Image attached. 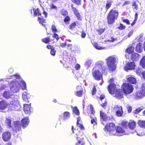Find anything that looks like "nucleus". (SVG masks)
<instances>
[{
	"label": "nucleus",
	"mask_w": 145,
	"mask_h": 145,
	"mask_svg": "<svg viewBox=\"0 0 145 145\" xmlns=\"http://www.w3.org/2000/svg\"><path fill=\"white\" fill-rule=\"evenodd\" d=\"M75 15L76 16V17L78 18V20H80L81 19V16L80 15V14L79 13L78 14H77Z\"/></svg>",
	"instance_id": "62"
},
{
	"label": "nucleus",
	"mask_w": 145,
	"mask_h": 145,
	"mask_svg": "<svg viewBox=\"0 0 145 145\" xmlns=\"http://www.w3.org/2000/svg\"><path fill=\"white\" fill-rule=\"evenodd\" d=\"M19 101L16 99H12L8 103V109L12 111H18L21 108Z\"/></svg>",
	"instance_id": "4"
},
{
	"label": "nucleus",
	"mask_w": 145,
	"mask_h": 145,
	"mask_svg": "<svg viewBox=\"0 0 145 145\" xmlns=\"http://www.w3.org/2000/svg\"><path fill=\"white\" fill-rule=\"evenodd\" d=\"M104 30L103 29H101L99 30L98 34L99 35H101L102 33L104 32Z\"/></svg>",
	"instance_id": "59"
},
{
	"label": "nucleus",
	"mask_w": 145,
	"mask_h": 145,
	"mask_svg": "<svg viewBox=\"0 0 145 145\" xmlns=\"http://www.w3.org/2000/svg\"><path fill=\"white\" fill-rule=\"evenodd\" d=\"M112 5V2L110 1H107L105 6V8L106 11L110 8Z\"/></svg>",
	"instance_id": "35"
},
{
	"label": "nucleus",
	"mask_w": 145,
	"mask_h": 145,
	"mask_svg": "<svg viewBox=\"0 0 145 145\" xmlns=\"http://www.w3.org/2000/svg\"><path fill=\"white\" fill-rule=\"evenodd\" d=\"M61 14L63 16H66L68 14V13L66 10H63L61 12Z\"/></svg>",
	"instance_id": "49"
},
{
	"label": "nucleus",
	"mask_w": 145,
	"mask_h": 145,
	"mask_svg": "<svg viewBox=\"0 0 145 145\" xmlns=\"http://www.w3.org/2000/svg\"><path fill=\"white\" fill-rule=\"evenodd\" d=\"M130 3V2L129 1H126L123 5V6H124L125 5H129Z\"/></svg>",
	"instance_id": "63"
},
{
	"label": "nucleus",
	"mask_w": 145,
	"mask_h": 145,
	"mask_svg": "<svg viewBox=\"0 0 145 145\" xmlns=\"http://www.w3.org/2000/svg\"><path fill=\"white\" fill-rule=\"evenodd\" d=\"M77 125L79 127L80 129L83 130L84 129V127L83 125L78 122V119L77 120Z\"/></svg>",
	"instance_id": "41"
},
{
	"label": "nucleus",
	"mask_w": 145,
	"mask_h": 145,
	"mask_svg": "<svg viewBox=\"0 0 145 145\" xmlns=\"http://www.w3.org/2000/svg\"><path fill=\"white\" fill-rule=\"evenodd\" d=\"M40 16V17H39L38 18V21H39V23H41L43 22H44V21H45V20H44L43 17H41V16Z\"/></svg>",
	"instance_id": "44"
},
{
	"label": "nucleus",
	"mask_w": 145,
	"mask_h": 145,
	"mask_svg": "<svg viewBox=\"0 0 145 145\" xmlns=\"http://www.w3.org/2000/svg\"><path fill=\"white\" fill-rule=\"evenodd\" d=\"M11 120L10 119L7 118L5 121L6 124L9 126V128L12 127V125H11Z\"/></svg>",
	"instance_id": "38"
},
{
	"label": "nucleus",
	"mask_w": 145,
	"mask_h": 145,
	"mask_svg": "<svg viewBox=\"0 0 145 145\" xmlns=\"http://www.w3.org/2000/svg\"><path fill=\"white\" fill-rule=\"evenodd\" d=\"M8 71L10 73H12L13 72L14 70L13 68L10 67Z\"/></svg>",
	"instance_id": "60"
},
{
	"label": "nucleus",
	"mask_w": 145,
	"mask_h": 145,
	"mask_svg": "<svg viewBox=\"0 0 145 145\" xmlns=\"http://www.w3.org/2000/svg\"><path fill=\"white\" fill-rule=\"evenodd\" d=\"M8 104L7 102L4 101H0V109L1 110H5L8 106Z\"/></svg>",
	"instance_id": "23"
},
{
	"label": "nucleus",
	"mask_w": 145,
	"mask_h": 145,
	"mask_svg": "<svg viewBox=\"0 0 145 145\" xmlns=\"http://www.w3.org/2000/svg\"><path fill=\"white\" fill-rule=\"evenodd\" d=\"M73 112L76 115H79V112L78 109L76 107H74L72 110Z\"/></svg>",
	"instance_id": "39"
},
{
	"label": "nucleus",
	"mask_w": 145,
	"mask_h": 145,
	"mask_svg": "<svg viewBox=\"0 0 145 145\" xmlns=\"http://www.w3.org/2000/svg\"><path fill=\"white\" fill-rule=\"evenodd\" d=\"M138 124L141 127H145V121L139 120Z\"/></svg>",
	"instance_id": "34"
},
{
	"label": "nucleus",
	"mask_w": 145,
	"mask_h": 145,
	"mask_svg": "<svg viewBox=\"0 0 145 145\" xmlns=\"http://www.w3.org/2000/svg\"><path fill=\"white\" fill-rule=\"evenodd\" d=\"M116 131L115 135L118 136H121L125 134V127L123 126L118 127Z\"/></svg>",
	"instance_id": "11"
},
{
	"label": "nucleus",
	"mask_w": 145,
	"mask_h": 145,
	"mask_svg": "<svg viewBox=\"0 0 145 145\" xmlns=\"http://www.w3.org/2000/svg\"><path fill=\"white\" fill-rule=\"evenodd\" d=\"M145 84H143L139 91H137L135 94V98L137 99L142 98L145 95Z\"/></svg>",
	"instance_id": "8"
},
{
	"label": "nucleus",
	"mask_w": 145,
	"mask_h": 145,
	"mask_svg": "<svg viewBox=\"0 0 145 145\" xmlns=\"http://www.w3.org/2000/svg\"><path fill=\"white\" fill-rule=\"evenodd\" d=\"M80 65L78 64H77L75 66V68L76 70H79L80 69Z\"/></svg>",
	"instance_id": "64"
},
{
	"label": "nucleus",
	"mask_w": 145,
	"mask_h": 145,
	"mask_svg": "<svg viewBox=\"0 0 145 145\" xmlns=\"http://www.w3.org/2000/svg\"><path fill=\"white\" fill-rule=\"evenodd\" d=\"M24 110L26 114L29 115L32 112V108L30 105L25 104L24 105Z\"/></svg>",
	"instance_id": "14"
},
{
	"label": "nucleus",
	"mask_w": 145,
	"mask_h": 145,
	"mask_svg": "<svg viewBox=\"0 0 145 145\" xmlns=\"http://www.w3.org/2000/svg\"><path fill=\"white\" fill-rule=\"evenodd\" d=\"M51 29L53 33L57 32V30L56 29V27L54 25H52Z\"/></svg>",
	"instance_id": "42"
},
{
	"label": "nucleus",
	"mask_w": 145,
	"mask_h": 145,
	"mask_svg": "<svg viewBox=\"0 0 145 145\" xmlns=\"http://www.w3.org/2000/svg\"><path fill=\"white\" fill-rule=\"evenodd\" d=\"M90 110L91 112V114L90 116V118H93L91 120V123L92 124H93L94 125L96 124V123L94 119L93 118V116H94L95 113V111L94 110V109L92 106L91 105L90 106Z\"/></svg>",
	"instance_id": "20"
},
{
	"label": "nucleus",
	"mask_w": 145,
	"mask_h": 145,
	"mask_svg": "<svg viewBox=\"0 0 145 145\" xmlns=\"http://www.w3.org/2000/svg\"><path fill=\"white\" fill-rule=\"evenodd\" d=\"M140 58V56L138 54L134 53L131 56V58L133 61H137Z\"/></svg>",
	"instance_id": "19"
},
{
	"label": "nucleus",
	"mask_w": 145,
	"mask_h": 145,
	"mask_svg": "<svg viewBox=\"0 0 145 145\" xmlns=\"http://www.w3.org/2000/svg\"><path fill=\"white\" fill-rule=\"evenodd\" d=\"M132 6H133L134 8L136 9H138V6L136 4V3L135 2H134L132 5Z\"/></svg>",
	"instance_id": "52"
},
{
	"label": "nucleus",
	"mask_w": 145,
	"mask_h": 145,
	"mask_svg": "<svg viewBox=\"0 0 145 145\" xmlns=\"http://www.w3.org/2000/svg\"><path fill=\"white\" fill-rule=\"evenodd\" d=\"M10 78H15L18 80V81L16 80L11 81L10 84V89L12 92L17 93L20 89V84H22V89L24 90L26 88V85L25 82L24 81L21 77L18 75L16 74L11 76Z\"/></svg>",
	"instance_id": "1"
},
{
	"label": "nucleus",
	"mask_w": 145,
	"mask_h": 145,
	"mask_svg": "<svg viewBox=\"0 0 145 145\" xmlns=\"http://www.w3.org/2000/svg\"><path fill=\"white\" fill-rule=\"evenodd\" d=\"M105 65L104 63L101 61H98L96 64L92 72L93 75L96 80H103L102 74L99 70L101 71L104 75L107 74V69L106 66Z\"/></svg>",
	"instance_id": "2"
},
{
	"label": "nucleus",
	"mask_w": 145,
	"mask_h": 145,
	"mask_svg": "<svg viewBox=\"0 0 145 145\" xmlns=\"http://www.w3.org/2000/svg\"><path fill=\"white\" fill-rule=\"evenodd\" d=\"M71 6L72 10V11L74 12V13L75 15L79 13L78 10L76 9V8L73 7V5H71Z\"/></svg>",
	"instance_id": "40"
},
{
	"label": "nucleus",
	"mask_w": 145,
	"mask_h": 145,
	"mask_svg": "<svg viewBox=\"0 0 145 145\" xmlns=\"http://www.w3.org/2000/svg\"><path fill=\"white\" fill-rule=\"evenodd\" d=\"M125 28L126 27L125 25H124L122 24H121V23L120 24V27H118V28L119 29L121 30H122L125 29Z\"/></svg>",
	"instance_id": "47"
},
{
	"label": "nucleus",
	"mask_w": 145,
	"mask_h": 145,
	"mask_svg": "<svg viewBox=\"0 0 145 145\" xmlns=\"http://www.w3.org/2000/svg\"><path fill=\"white\" fill-rule=\"evenodd\" d=\"M143 72L142 69L140 68H138L137 69L136 73L138 75L140 76L142 74V72Z\"/></svg>",
	"instance_id": "36"
},
{
	"label": "nucleus",
	"mask_w": 145,
	"mask_h": 145,
	"mask_svg": "<svg viewBox=\"0 0 145 145\" xmlns=\"http://www.w3.org/2000/svg\"><path fill=\"white\" fill-rule=\"evenodd\" d=\"M3 79L0 80V91L1 89H5V88L7 87L8 85L3 84Z\"/></svg>",
	"instance_id": "28"
},
{
	"label": "nucleus",
	"mask_w": 145,
	"mask_h": 145,
	"mask_svg": "<svg viewBox=\"0 0 145 145\" xmlns=\"http://www.w3.org/2000/svg\"><path fill=\"white\" fill-rule=\"evenodd\" d=\"M122 89L124 94H129L133 92L134 88L132 85L127 83H125L123 84Z\"/></svg>",
	"instance_id": "6"
},
{
	"label": "nucleus",
	"mask_w": 145,
	"mask_h": 145,
	"mask_svg": "<svg viewBox=\"0 0 145 145\" xmlns=\"http://www.w3.org/2000/svg\"><path fill=\"white\" fill-rule=\"evenodd\" d=\"M107 102L105 101L104 103L101 105L103 108H105V106H106Z\"/></svg>",
	"instance_id": "58"
},
{
	"label": "nucleus",
	"mask_w": 145,
	"mask_h": 145,
	"mask_svg": "<svg viewBox=\"0 0 145 145\" xmlns=\"http://www.w3.org/2000/svg\"><path fill=\"white\" fill-rule=\"evenodd\" d=\"M113 79H111L110 80V82L111 83L108 86V90L109 92L111 94L114 93L116 89V85L114 83H112Z\"/></svg>",
	"instance_id": "12"
},
{
	"label": "nucleus",
	"mask_w": 145,
	"mask_h": 145,
	"mask_svg": "<svg viewBox=\"0 0 145 145\" xmlns=\"http://www.w3.org/2000/svg\"><path fill=\"white\" fill-rule=\"evenodd\" d=\"M56 51L53 48L51 49L50 51V54L52 56H54L55 55Z\"/></svg>",
	"instance_id": "51"
},
{
	"label": "nucleus",
	"mask_w": 145,
	"mask_h": 145,
	"mask_svg": "<svg viewBox=\"0 0 145 145\" xmlns=\"http://www.w3.org/2000/svg\"><path fill=\"white\" fill-rule=\"evenodd\" d=\"M72 1L77 5H79L80 4L81 0H71Z\"/></svg>",
	"instance_id": "43"
},
{
	"label": "nucleus",
	"mask_w": 145,
	"mask_h": 145,
	"mask_svg": "<svg viewBox=\"0 0 145 145\" xmlns=\"http://www.w3.org/2000/svg\"><path fill=\"white\" fill-rule=\"evenodd\" d=\"M29 97V94L26 92H24L22 94V99L26 103L29 102L28 99Z\"/></svg>",
	"instance_id": "22"
},
{
	"label": "nucleus",
	"mask_w": 145,
	"mask_h": 145,
	"mask_svg": "<svg viewBox=\"0 0 145 145\" xmlns=\"http://www.w3.org/2000/svg\"><path fill=\"white\" fill-rule=\"evenodd\" d=\"M70 18L68 16L66 17L64 20V21L65 22H67L70 21Z\"/></svg>",
	"instance_id": "54"
},
{
	"label": "nucleus",
	"mask_w": 145,
	"mask_h": 145,
	"mask_svg": "<svg viewBox=\"0 0 145 145\" xmlns=\"http://www.w3.org/2000/svg\"><path fill=\"white\" fill-rule=\"evenodd\" d=\"M33 11L34 12V15L35 16H41V13H40L39 12V10L38 8L35 10L33 9Z\"/></svg>",
	"instance_id": "33"
},
{
	"label": "nucleus",
	"mask_w": 145,
	"mask_h": 145,
	"mask_svg": "<svg viewBox=\"0 0 145 145\" xmlns=\"http://www.w3.org/2000/svg\"><path fill=\"white\" fill-rule=\"evenodd\" d=\"M135 65L134 62H129L124 67V69L126 71L128 70H131L134 69L135 68Z\"/></svg>",
	"instance_id": "15"
},
{
	"label": "nucleus",
	"mask_w": 145,
	"mask_h": 145,
	"mask_svg": "<svg viewBox=\"0 0 145 145\" xmlns=\"http://www.w3.org/2000/svg\"><path fill=\"white\" fill-rule=\"evenodd\" d=\"M134 48L132 46L128 47L125 50V52L128 54H130L133 52Z\"/></svg>",
	"instance_id": "31"
},
{
	"label": "nucleus",
	"mask_w": 145,
	"mask_h": 145,
	"mask_svg": "<svg viewBox=\"0 0 145 145\" xmlns=\"http://www.w3.org/2000/svg\"><path fill=\"white\" fill-rule=\"evenodd\" d=\"M12 129L14 131L16 132L20 131L21 129L22 125L20 122L18 121H14L12 123Z\"/></svg>",
	"instance_id": "9"
},
{
	"label": "nucleus",
	"mask_w": 145,
	"mask_h": 145,
	"mask_svg": "<svg viewBox=\"0 0 145 145\" xmlns=\"http://www.w3.org/2000/svg\"><path fill=\"white\" fill-rule=\"evenodd\" d=\"M100 116L103 121H106L110 119V117L107 116L106 114L101 111H100Z\"/></svg>",
	"instance_id": "24"
},
{
	"label": "nucleus",
	"mask_w": 145,
	"mask_h": 145,
	"mask_svg": "<svg viewBox=\"0 0 145 145\" xmlns=\"http://www.w3.org/2000/svg\"><path fill=\"white\" fill-rule=\"evenodd\" d=\"M29 122V120L27 117L23 119L21 121V123L23 128H25L28 125Z\"/></svg>",
	"instance_id": "21"
},
{
	"label": "nucleus",
	"mask_w": 145,
	"mask_h": 145,
	"mask_svg": "<svg viewBox=\"0 0 145 145\" xmlns=\"http://www.w3.org/2000/svg\"><path fill=\"white\" fill-rule=\"evenodd\" d=\"M113 111L116 112L117 116L121 117L123 113L122 107L119 105H115L113 107Z\"/></svg>",
	"instance_id": "10"
},
{
	"label": "nucleus",
	"mask_w": 145,
	"mask_h": 145,
	"mask_svg": "<svg viewBox=\"0 0 145 145\" xmlns=\"http://www.w3.org/2000/svg\"><path fill=\"white\" fill-rule=\"evenodd\" d=\"M92 62V60L91 59H87L85 62L84 65L87 69L91 65Z\"/></svg>",
	"instance_id": "27"
},
{
	"label": "nucleus",
	"mask_w": 145,
	"mask_h": 145,
	"mask_svg": "<svg viewBox=\"0 0 145 145\" xmlns=\"http://www.w3.org/2000/svg\"><path fill=\"white\" fill-rule=\"evenodd\" d=\"M119 15L118 12L113 9H111L108 13L107 18L108 24H112L117 19Z\"/></svg>",
	"instance_id": "3"
},
{
	"label": "nucleus",
	"mask_w": 145,
	"mask_h": 145,
	"mask_svg": "<svg viewBox=\"0 0 145 145\" xmlns=\"http://www.w3.org/2000/svg\"><path fill=\"white\" fill-rule=\"evenodd\" d=\"M75 95L78 97H81L82 95L83 91L81 90H79L75 91Z\"/></svg>",
	"instance_id": "37"
},
{
	"label": "nucleus",
	"mask_w": 145,
	"mask_h": 145,
	"mask_svg": "<svg viewBox=\"0 0 145 145\" xmlns=\"http://www.w3.org/2000/svg\"><path fill=\"white\" fill-rule=\"evenodd\" d=\"M116 129L115 124L113 123H111L107 124L104 130L105 131H107L111 134L115 135V133L113 132L115 131Z\"/></svg>",
	"instance_id": "7"
},
{
	"label": "nucleus",
	"mask_w": 145,
	"mask_h": 145,
	"mask_svg": "<svg viewBox=\"0 0 145 145\" xmlns=\"http://www.w3.org/2000/svg\"><path fill=\"white\" fill-rule=\"evenodd\" d=\"M142 108H139L137 109L135 111L136 112H135V113H138L139 112L142 110Z\"/></svg>",
	"instance_id": "56"
},
{
	"label": "nucleus",
	"mask_w": 145,
	"mask_h": 145,
	"mask_svg": "<svg viewBox=\"0 0 145 145\" xmlns=\"http://www.w3.org/2000/svg\"><path fill=\"white\" fill-rule=\"evenodd\" d=\"M127 81V82L133 84H135L137 83V80L135 78L131 75H128L126 76Z\"/></svg>",
	"instance_id": "17"
},
{
	"label": "nucleus",
	"mask_w": 145,
	"mask_h": 145,
	"mask_svg": "<svg viewBox=\"0 0 145 145\" xmlns=\"http://www.w3.org/2000/svg\"><path fill=\"white\" fill-rule=\"evenodd\" d=\"M86 36V33L84 32H82L81 34V36L82 38H84Z\"/></svg>",
	"instance_id": "61"
},
{
	"label": "nucleus",
	"mask_w": 145,
	"mask_h": 145,
	"mask_svg": "<svg viewBox=\"0 0 145 145\" xmlns=\"http://www.w3.org/2000/svg\"><path fill=\"white\" fill-rule=\"evenodd\" d=\"M96 91V89L95 88V86H94L92 91V95H95V93Z\"/></svg>",
	"instance_id": "53"
},
{
	"label": "nucleus",
	"mask_w": 145,
	"mask_h": 145,
	"mask_svg": "<svg viewBox=\"0 0 145 145\" xmlns=\"http://www.w3.org/2000/svg\"><path fill=\"white\" fill-rule=\"evenodd\" d=\"M42 41L46 43L47 44L48 43V42H50V38H44L42 39Z\"/></svg>",
	"instance_id": "45"
},
{
	"label": "nucleus",
	"mask_w": 145,
	"mask_h": 145,
	"mask_svg": "<svg viewBox=\"0 0 145 145\" xmlns=\"http://www.w3.org/2000/svg\"><path fill=\"white\" fill-rule=\"evenodd\" d=\"M133 31H131L129 32L128 34L127 35V37H130L133 34Z\"/></svg>",
	"instance_id": "57"
},
{
	"label": "nucleus",
	"mask_w": 145,
	"mask_h": 145,
	"mask_svg": "<svg viewBox=\"0 0 145 145\" xmlns=\"http://www.w3.org/2000/svg\"><path fill=\"white\" fill-rule=\"evenodd\" d=\"M136 124L134 121L129 122V127L131 129H133L135 127Z\"/></svg>",
	"instance_id": "32"
},
{
	"label": "nucleus",
	"mask_w": 145,
	"mask_h": 145,
	"mask_svg": "<svg viewBox=\"0 0 145 145\" xmlns=\"http://www.w3.org/2000/svg\"><path fill=\"white\" fill-rule=\"evenodd\" d=\"M124 93L123 90L122 89H118L116 90L115 92V96L118 99H120L123 97V95Z\"/></svg>",
	"instance_id": "18"
},
{
	"label": "nucleus",
	"mask_w": 145,
	"mask_h": 145,
	"mask_svg": "<svg viewBox=\"0 0 145 145\" xmlns=\"http://www.w3.org/2000/svg\"><path fill=\"white\" fill-rule=\"evenodd\" d=\"M76 24L75 22L72 23L70 26V29L71 30H72L75 28Z\"/></svg>",
	"instance_id": "46"
},
{
	"label": "nucleus",
	"mask_w": 145,
	"mask_h": 145,
	"mask_svg": "<svg viewBox=\"0 0 145 145\" xmlns=\"http://www.w3.org/2000/svg\"><path fill=\"white\" fill-rule=\"evenodd\" d=\"M140 64L143 69H145V56H144L140 60Z\"/></svg>",
	"instance_id": "30"
},
{
	"label": "nucleus",
	"mask_w": 145,
	"mask_h": 145,
	"mask_svg": "<svg viewBox=\"0 0 145 145\" xmlns=\"http://www.w3.org/2000/svg\"><path fill=\"white\" fill-rule=\"evenodd\" d=\"M63 120H65L68 119L70 117V113L68 112H64Z\"/></svg>",
	"instance_id": "29"
},
{
	"label": "nucleus",
	"mask_w": 145,
	"mask_h": 145,
	"mask_svg": "<svg viewBox=\"0 0 145 145\" xmlns=\"http://www.w3.org/2000/svg\"><path fill=\"white\" fill-rule=\"evenodd\" d=\"M127 108L128 112L130 113L131 112L132 109V107L131 106L128 105L127 106Z\"/></svg>",
	"instance_id": "48"
},
{
	"label": "nucleus",
	"mask_w": 145,
	"mask_h": 145,
	"mask_svg": "<svg viewBox=\"0 0 145 145\" xmlns=\"http://www.w3.org/2000/svg\"><path fill=\"white\" fill-rule=\"evenodd\" d=\"M142 50L141 44L140 43L138 44L136 47V51L138 52H141Z\"/></svg>",
	"instance_id": "26"
},
{
	"label": "nucleus",
	"mask_w": 145,
	"mask_h": 145,
	"mask_svg": "<svg viewBox=\"0 0 145 145\" xmlns=\"http://www.w3.org/2000/svg\"><path fill=\"white\" fill-rule=\"evenodd\" d=\"M83 138L82 137V136L80 137L77 136L76 137V140L78 141V142L76 144L77 145H83L84 144L83 142L82 141Z\"/></svg>",
	"instance_id": "25"
},
{
	"label": "nucleus",
	"mask_w": 145,
	"mask_h": 145,
	"mask_svg": "<svg viewBox=\"0 0 145 145\" xmlns=\"http://www.w3.org/2000/svg\"><path fill=\"white\" fill-rule=\"evenodd\" d=\"M3 97L6 99H14V95L10 91H5L3 93Z\"/></svg>",
	"instance_id": "13"
},
{
	"label": "nucleus",
	"mask_w": 145,
	"mask_h": 145,
	"mask_svg": "<svg viewBox=\"0 0 145 145\" xmlns=\"http://www.w3.org/2000/svg\"><path fill=\"white\" fill-rule=\"evenodd\" d=\"M123 21L124 22L126 23L128 25H129L130 24L129 21L127 19H123Z\"/></svg>",
	"instance_id": "55"
},
{
	"label": "nucleus",
	"mask_w": 145,
	"mask_h": 145,
	"mask_svg": "<svg viewBox=\"0 0 145 145\" xmlns=\"http://www.w3.org/2000/svg\"><path fill=\"white\" fill-rule=\"evenodd\" d=\"M95 48L98 50H101L105 48V47L102 48L99 45H97L95 46Z\"/></svg>",
	"instance_id": "50"
},
{
	"label": "nucleus",
	"mask_w": 145,
	"mask_h": 145,
	"mask_svg": "<svg viewBox=\"0 0 145 145\" xmlns=\"http://www.w3.org/2000/svg\"><path fill=\"white\" fill-rule=\"evenodd\" d=\"M116 60L115 58L110 56L107 59V63L109 69L112 71L115 70L116 68V65L115 64Z\"/></svg>",
	"instance_id": "5"
},
{
	"label": "nucleus",
	"mask_w": 145,
	"mask_h": 145,
	"mask_svg": "<svg viewBox=\"0 0 145 145\" xmlns=\"http://www.w3.org/2000/svg\"><path fill=\"white\" fill-rule=\"evenodd\" d=\"M11 136L10 133L9 131H6L3 133L2 138L4 141H7L10 139Z\"/></svg>",
	"instance_id": "16"
}]
</instances>
